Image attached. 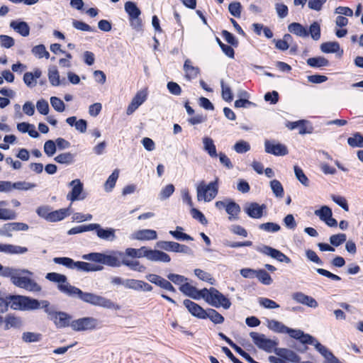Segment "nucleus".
Segmentation results:
<instances>
[{
  "mask_svg": "<svg viewBox=\"0 0 363 363\" xmlns=\"http://www.w3.org/2000/svg\"><path fill=\"white\" fill-rule=\"evenodd\" d=\"M45 278L50 281L57 284V289L69 297H78L82 301L106 309L118 311L121 306L104 296L93 293L83 292L80 289L71 285L65 275L57 272H49Z\"/></svg>",
  "mask_w": 363,
  "mask_h": 363,
  "instance_id": "nucleus-1",
  "label": "nucleus"
},
{
  "mask_svg": "<svg viewBox=\"0 0 363 363\" xmlns=\"http://www.w3.org/2000/svg\"><path fill=\"white\" fill-rule=\"evenodd\" d=\"M250 336L253 343L260 350L267 352H274L277 357L269 356L270 363H298L301 358L293 350L286 348L277 347V339L268 338L264 334L251 332Z\"/></svg>",
  "mask_w": 363,
  "mask_h": 363,
  "instance_id": "nucleus-2",
  "label": "nucleus"
},
{
  "mask_svg": "<svg viewBox=\"0 0 363 363\" xmlns=\"http://www.w3.org/2000/svg\"><path fill=\"white\" fill-rule=\"evenodd\" d=\"M0 276L10 278L13 285L28 291L38 293L42 290L40 285L31 279L33 273L28 269L4 267L0 264Z\"/></svg>",
  "mask_w": 363,
  "mask_h": 363,
  "instance_id": "nucleus-3",
  "label": "nucleus"
},
{
  "mask_svg": "<svg viewBox=\"0 0 363 363\" xmlns=\"http://www.w3.org/2000/svg\"><path fill=\"white\" fill-rule=\"evenodd\" d=\"M82 259L102 264L111 267H119L123 265L125 255L119 250H111L108 253L91 252L82 255Z\"/></svg>",
  "mask_w": 363,
  "mask_h": 363,
  "instance_id": "nucleus-4",
  "label": "nucleus"
},
{
  "mask_svg": "<svg viewBox=\"0 0 363 363\" xmlns=\"http://www.w3.org/2000/svg\"><path fill=\"white\" fill-rule=\"evenodd\" d=\"M10 307L16 311H34L43 308V301L30 298L26 296H9Z\"/></svg>",
  "mask_w": 363,
  "mask_h": 363,
  "instance_id": "nucleus-5",
  "label": "nucleus"
},
{
  "mask_svg": "<svg viewBox=\"0 0 363 363\" xmlns=\"http://www.w3.org/2000/svg\"><path fill=\"white\" fill-rule=\"evenodd\" d=\"M53 262L57 264L62 265L69 269H76L79 272H97L103 269V267L101 265H96L91 263L74 261L72 258L67 257H55Z\"/></svg>",
  "mask_w": 363,
  "mask_h": 363,
  "instance_id": "nucleus-6",
  "label": "nucleus"
},
{
  "mask_svg": "<svg viewBox=\"0 0 363 363\" xmlns=\"http://www.w3.org/2000/svg\"><path fill=\"white\" fill-rule=\"evenodd\" d=\"M203 298L213 307L228 310L231 306L230 299L214 287L203 289Z\"/></svg>",
  "mask_w": 363,
  "mask_h": 363,
  "instance_id": "nucleus-7",
  "label": "nucleus"
},
{
  "mask_svg": "<svg viewBox=\"0 0 363 363\" xmlns=\"http://www.w3.org/2000/svg\"><path fill=\"white\" fill-rule=\"evenodd\" d=\"M218 179L208 184L201 181L196 186V198L198 201L211 202L218 194Z\"/></svg>",
  "mask_w": 363,
  "mask_h": 363,
  "instance_id": "nucleus-8",
  "label": "nucleus"
},
{
  "mask_svg": "<svg viewBox=\"0 0 363 363\" xmlns=\"http://www.w3.org/2000/svg\"><path fill=\"white\" fill-rule=\"evenodd\" d=\"M48 314L49 318L52 320L57 328H65L70 326L72 317L65 312H57L50 307V303L47 300H43V308Z\"/></svg>",
  "mask_w": 363,
  "mask_h": 363,
  "instance_id": "nucleus-9",
  "label": "nucleus"
},
{
  "mask_svg": "<svg viewBox=\"0 0 363 363\" xmlns=\"http://www.w3.org/2000/svg\"><path fill=\"white\" fill-rule=\"evenodd\" d=\"M98 320L93 317H84L71 321L70 327L77 332L92 330L97 328Z\"/></svg>",
  "mask_w": 363,
  "mask_h": 363,
  "instance_id": "nucleus-10",
  "label": "nucleus"
},
{
  "mask_svg": "<svg viewBox=\"0 0 363 363\" xmlns=\"http://www.w3.org/2000/svg\"><path fill=\"white\" fill-rule=\"evenodd\" d=\"M29 226L24 223L21 222H12L4 223L0 228V235L11 238L13 236V232L14 231H27Z\"/></svg>",
  "mask_w": 363,
  "mask_h": 363,
  "instance_id": "nucleus-11",
  "label": "nucleus"
},
{
  "mask_svg": "<svg viewBox=\"0 0 363 363\" xmlns=\"http://www.w3.org/2000/svg\"><path fill=\"white\" fill-rule=\"evenodd\" d=\"M69 186L72 187L71 191L67 195V199L71 202L80 201L85 199L83 194V184L79 179L72 180L69 183Z\"/></svg>",
  "mask_w": 363,
  "mask_h": 363,
  "instance_id": "nucleus-12",
  "label": "nucleus"
},
{
  "mask_svg": "<svg viewBox=\"0 0 363 363\" xmlns=\"http://www.w3.org/2000/svg\"><path fill=\"white\" fill-rule=\"evenodd\" d=\"M314 214L329 227H337V222L333 218L332 209L328 206H322L314 211Z\"/></svg>",
  "mask_w": 363,
  "mask_h": 363,
  "instance_id": "nucleus-13",
  "label": "nucleus"
},
{
  "mask_svg": "<svg viewBox=\"0 0 363 363\" xmlns=\"http://www.w3.org/2000/svg\"><path fill=\"white\" fill-rule=\"evenodd\" d=\"M259 252L267 255L279 262L289 264L291 259L281 252L280 250L273 248L267 245H263L257 250Z\"/></svg>",
  "mask_w": 363,
  "mask_h": 363,
  "instance_id": "nucleus-14",
  "label": "nucleus"
},
{
  "mask_svg": "<svg viewBox=\"0 0 363 363\" xmlns=\"http://www.w3.org/2000/svg\"><path fill=\"white\" fill-rule=\"evenodd\" d=\"M264 150L267 153L275 156H284L289 152L288 148L285 145L269 140L264 142Z\"/></svg>",
  "mask_w": 363,
  "mask_h": 363,
  "instance_id": "nucleus-15",
  "label": "nucleus"
},
{
  "mask_svg": "<svg viewBox=\"0 0 363 363\" xmlns=\"http://www.w3.org/2000/svg\"><path fill=\"white\" fill-rule=\"evenodd\" d=\"M147 97V91L146 89L138 91L126 109L127 115L133 114L146 101Z\"/></svg>",
  "mask_w": 363,
  "mask_h": 363,
  "instance_id": "nucleus-16",
  "label": "nucleus"
},
{
  "mask_svg": "<svg viewBox=\"0 0 363 363\" xmlns=\"http://www.w3.org/2000/svg\"><path fill=\"white\" fill-rule=\"evenodd\" d=\"M308 345H313L315 350L326 359L328 363H339V360L333 353L324 345L320 344L316 338L313 336Z\"/></svg>",
  "mask_w": 363,
  "mask_h": 363,
  "instance_id": "nucleus-17",
  "label": "nucleus"
},
{
  "mask_svg": "<svg viewBox=\"0 0 363 363\" xmlns=\"http://www.w3.org/2000/svg\"><path fill=\"white\" fill-rule=\"evenodd\" d=\"M266 206L264 204L259 205L256 202H252L245 204L244 211L249 217L259 219L263 216V212Z\"/></svg>",
  "mask_w": 363,
  "mask_h": 363,
  "instance_id": "nucleus-18",
  "label": "nucleus"
},
{
  "mask_svg": "<svg viewBox=\"0 0 363 363\" xmlns=\"http://www.w3.org/2000/svg\"><path fill=\"white\" fill-rule=\"evenodd\" d=\"M145 257L152 262H169L171 258L168 254L158 250L146 247Z\"/></svg>",
  "mask_w": 363,
  "mask_h": 363,
  "instance_id": "nucleus-19",
  "label": "nucleus"
},
{
  "mask_svg": "<svg viewBox=\"0 0 363 363\" xmlns=\"http://www.w3.org/2000/svg\"><path fill=\"white\" fill-rule=\"evenodd\" d=\"M188 311L194 317L200 319H206V310L189 299H185L183 302Z\"/></svg>",
  "mask_w": 363,
  "mask_h": 363,
  "instance_id": "nucleus-20",
  "label": "nucleus"
},
{
  "mask_svg": "<svg viewBox=\"0 0 363 363\" xmlns=\"http://www.w3.org/2000/svg\"><path fill=\"white\" fill-rule=\"evenodd\" d=\"M286 334H288L291 338L298 340L302 344L308 345L311 340H313L312 335L305 333L303 330L299 329L289 328Z\"/></svg>",
  "mask_w": 363,
  "mask_h": 363,
  "instance_id": "nucleus-21",
  "label": "nucleus"
},
{
  "mask_svg": "<svg viewBox=\"0 0 363 363\" xmlns=\"http://www.w3.org/2000/svg\"><path fill=\"white\" fill-rule=\"evenodd\" d=\"M179 290L185 295L195 299L199 300L203 298V289L198 290L186 281L179 286Z\"/></svg>",
  "mask_w": 363,
  "mask_h": 363,
  "instance_id": "nucleus-22",
  "label": "nucleus"
},
{
  "mask_svg": "<svg viewBox=\"0 0 363 363\" xmlns=\"http://www.w3.org/2000/svg\"><path fill=\"white\" fill-rule=\"evenodd\" d=\"M131 238L138 240H154L157 238V233L155 230L143 229L132 234Z\"/></svg>",
  "mask_w": 363,
  "mask_h": 363,
  "instance_id": "nucleus-23",
  "label": "nucleus"
},
{
  "mask_svg": "<svg viewBox=\"0 0 363 363\" xmlns=\"http://www.w3.org/2000/svg\"><path fill=\"white\" fill-rule=\"evenodd\" d=\"M184 72L185 73V78L188 81L196 79L200 73V69L198 67L192 65V62L189 59H186L184 64Z\"/></svg>",
  "mask_w": 363,
  "mask_h": 363,
  "instance_id": "nucleus-24",
  "label": "nucleus"
},
{
  "mask_svg": "<svg viewBox=\"0 0 363 363\" xmlns=\"http://www.w3.org/2000/svg\"><path fill=\"white\" fill-rule=\"evenodd\" d=\"M9 26L13 30L23 37H27L30 34V27L26 21H12L10 22Z\"/></svg>",
  "mask_w": 363,
  "mask_h": 363,
  "instance_id": "nucleus-25",
  "label": "nucleus"
},
{
  "mask_svg": "<svg viewBox=\"0 0 363 363\" xmlns=\"http://www.w3.org/2000/svg\"><path fill=\"white\" fill-rule=\"evenodd\" d=\"M116 230L113 228H104L100 225L96 232V236L101 240L113 242L116 238Z\"/></svg>",
  "mask_w": 363,
  "mask_h": 363,
  "instance_id": "nucleus-26",
  "label": "nucleus"
},
{
  "mask_svg": "<svg viewBox=\"0 0 363 363\" xmlns=\"http://www.w3.org/2000/svg\"><path fill=\"white\" fill-rule=\"evenodd\" d=\"M42 75V72L40 69L36 68L33 72H26L23 75V82L27 86L33 88L37 84V79L40 78Z\"/></svg>",
  "mask_w": 363,
  "mask_h": 363,
  "instance_id": "nucleus-27",
  "label": "nucleus"
},
{
  "mask_svg": "<svg viewBox=\"0 0 363 363\" xmlns=\"http://www.w3.org/2000/svg\"><path fill=\"white\" fill-rule=\"evenodd\" d=\"M288 30L298 37L308 38L309 33L308 28L299 23H291L288 26Z\"/></svg>",
  "mask_w": 363,
  "mask_h": 363,
  "instance_id": "nucleus-28",
  "label": "nucleus"
},
{
  "mask_svg": "<svg viewBox=\"0 0 363 363\" xmlns=\"http://www.w3.org/2000/svg\"><path fill=\"white\" fill-rule=\"evenodd\" d=\"M203 149L208 153V155L212 157L216 158L218 157L216 151V147L213 140L208 136H205L202 138Z\"/></svg>",
  "mask_w": 363,
  "mask_h": 363,
  "instance_id": "nucleus-29",
  "label": "nucleus"
},
{
  "mask_svg": "<svg viewBox=\"0 0 363 363\" xmlns=\"http://www.w3.org/2000/svg\"><path fill=\"white\" fill-rule=\"evenodd\" d=\"M48 77L50 83L53 86H58L65 84V79L60 80V73L55 66H51L49 67Z\"/></svg>",
  "mask_w": 363,
  "mask_h": 363,
  "instance_id": "nucleus-30",
  "label": "nucleus"
},
{
  "mask_svg": "<svg viewBox=\"0 0 363 363\" xmlns=\"http://www.w3.org/2000/svg\"><path fill=\"white\" fill-rule=\"evenodd\" d=\"M28 251L26 247L11 244H2L1 252L9 255H23Z\"/></svg>",
  "mask_w": 363,
  "mask_h": 363,
  "instance_id": "nucleus-31",
  "label": "nucleus"
},
{
  "mask_svg": "<svg viewBox=\"0 0 363 363\" xmlns=\"http://www.w3.org/2000/svg\"><path fill=\"white\" fill-rule=\"evenodd\" d=\"M16 128L22 133H28L31 138H37L39 137V133L35 130V127L33 124L22 122L17 124Z\"/></svg>",
  "mask_w": 363,
  "mask_h": 363,
  "instance_id": "nucleus-32",
  "label": "nucleus"
},
{
  "mask_svg": "<svg viewBox=\"0 0 363 363\" xmlns=\"http://www.w3.org/2000/svg\"><path fill=\"white\" fill-rule=\"evenodd\" d=\"M267 326L274 333L282 334H286L289 328L284 323L276 320H268L267 321Z\"/></svg>",
  "mask_w": 363,
  "mask_h": 363,
  "instance_id": "nucleus-33",
  "label": "nucleus"
},
{
  "mask_svg": "<svg viewBox=\"0 0 363 363\" xmlns=\"http://www.w3.org/2000/svg\"><path fill=\"white\" fill-rule=\"evenodd\" d=\"M227 213L229 215V220H235L238 218V214L240 212V206L232 200L228 201V205L225 209Z\"/></svg>",
  "mask_w": 363,
  "mask_h": 363,
  "instance_id": "nucleus-34",
  "label": "nucleus"
},
{
  "mask_svg": "<svg viewBox=\"0 0 363 363\" xmlns=\"http://www.w3.org/2000/svg\"><path fill=\"white\" fill-rule=\"evenodd\" d=\"M70 214L69 208H60L59 210L51 211L49 222H58L66 217H67Z\"/></svg>",
  "mask_w": 363,
  "mask_h": 363,
  "instance_id": "nucleus-35",
  "label": "nucleus"
},
{
  "mask_svg": "<svg viewBox=\"0 0 363 363\" xmlns=\"http://www.w3.org/2000/svg\"><path fill=\"white\" fill-rule=\"evenodd\" d=\"M75 155L69 152H62L55 157L54 160L62 164L69 165L74 162Z\"/></svg>",
  "mask_w": 363,
  "mask_h": 363,
  "instance_id": "nucleus-36",
  "label": "nucleus"
},
{
  "mask_svg": "<svg viewBox=\"0 0 363 363\" xmlns=\"http://www.w3.org/2000/svg\"><path fill=\"white\" fill-rule=\"evenodd\" d=\"M3 322H4V329L9 330L10 328H19L22 325L21 319L18 317H16L13 315H7L5 319H3Z\"/></svg>",
  "mask_w": 363,
  "mask_h": 363,
  "instance_id": "nucleus-37",
  "label": "nucleus"
},
{
  "mask_svg": "<svg viewBox=\"0 0 363 363\" xmlns=\"http://www.w3.org/2000/svg\"><path fill=\"white\" fill-rule=\"evenodd\" d=\"M37 186L35 183L26 181H18L16 182H11V191L16 189L19 191H28Z\"/></svg>",
  "mask_w": 363,
  "mask_h": 363,
  "instance_id": "nucleus-38",
  "label": "nucleus"
},
{
  "mask_svg": "<svg viewBox=\"0 0 363 363\" xmlns=\"http://www.w3.org/2000/svg\"><path fill=\"white\" fill-rule=\"evenodd\" d=\"M146 247H142L139 249L128 247L123 252L125 258H142L145 257Z\"/></svg>",
  "mask_w": 363,
  "mask_h": 363,
  "instance_id": "nucleus-39",
  "label": "nucleus"
},
{
  "mask_svg": "<svg viewBox=\"0 0 363 363\" xmlns=\"http://www.w3.org/2000/svg\"><path fill=\"white\" fill-rule=\"evenodd\" d=\"M123 265L129 267L131 270L138 272H145L146 271V267L140 264L138 260L129 259L128 258L123 259Z\"/></svg>",
  "mask_w": 363,
  "mask_h": 363,
  "instance_id": "nucleus-40",
  "label": "nucleus"
},
{
  "mask_svg": "<svg viewBox=\"0 0 363 363\" xmlns=\"http://www.w3.org/2000/svg\"><path fill=\"white\" fill-rule=\"evenodd\" d=\"M307 65L311 67H327L329 65V61L322 56L310 57L306 61Z\"/></svg>",
  "mask_w": 363,
  "mask_h": 363,
  "instance_id": "nucleus-41",
  "label": "nucleus"
},
{
  "mask_svg": "<svg viewBox=\"0 0 363 363\" xmlns=\"http://www.w3.org/2000/svg\"><path fill=\"white\" fill-rule=\"evenodd\" d=\"M119 177V170L118 169H116L113 170V172L111 173V174L108 177L107 180L106 181L104 184V190L106 192H111L113 189L114 188L116 183Z\"/></svg>",
  "mask_w": 363,
  "mask_h": 363,
  "instance_id": "nucleus-42",
  "label": "nucleus"
},
{
  "mask_svg": "<svg viewBox=\"0 0 363 363\" xmlns=\"http://www.w3.org/2000/svg\"><path fill=\"white\" fill-rule=\"evenodd\" d=\"M270 188L273 194L277 197L281 199L284 194V187L281 183L277 179H273L269 182Z\"/></svg>",
  "mask_w": 363,
  "mask_h": 363,
  "instance_id": "nucleus-43",
  "label": "nucleus"
},
{
  "mask_svg": "<svg viewBox=\"0 0 363 363\" xmlns=\"http://www.w3.org/2000/svg\"><path fill=\"white\" fill-rule=\"evenodd\" d=\"M32 54L38 59L45 58L48 59L50 57V53L46 50V48L44 45L40 44L34 46L31 49Z\"/></svg>",
  "mask_w": 363,
  "mask_h": 363,
  "instance_id": "nucleus-44",
  "label": "nucleus"
},
{
  "mask_svg": "<svg viewBox=\"0 0 363 363\" xmlns=\"http://www.w3.org/2000/svg\"><path fill=\"white\" fill-rule=\"evenodd\" d=\"M340 50L337 42H326L320 45V50L324 53H335Z\"/></svg>",
  "mask_w": 363,
  "mask_h": 363,
  "instance_id": "nucleus-45",
  "label": "nucleus"
},
{
  "mask_svg": "<svg viewBox=\"0 0 363 363\" xmlns=\"http://www.w3.org/2000/svg\"><path fill=\"white\" fill-rule=\"evenodd\" d=\"M209 318L215 324H220L224 321L223 316L213 308L206 310V319Z\"/></svg>",
  "mask_w": 363,
  "mask_h": 363,
  "instance_id": "nucleus-46",
  "label": "nucleus"
},
{
  "mask_svg": "<svg viewBox=\"0 0 363 363\" xmlns=\"http://www.w3.org/2000/svg\"><path fill=\"white\" fill-rule=\"evenodd\" d=\"M183 228L177 226L175 230H170L169 234L177 240H193V238L183 233Z\"/></svg>",
  "mask_w": 363,
  "mask_h": 363,
  "instance_id": "nucleus-47",
  "label": "nucleus"
},
{
  "mask_svg": "<svg viewBox=\"0 0 363 363\" xmlns=\"http://www.w3.org/2000/svg\"><path fill=\"white\" fill-rule=\"evenodd\" d=\"M347 143L352 147H363V135L359 133H355L347 138Z\"/></svg>",
  "mask_w": 363,
  "mask_h": 363,
  "instance_id": "nucleus-48",
  "label": "nucleus"
},
{
  "mask_svg": "<svg viewBox=\"0 0 363 363\" xmlns=\"http://www.w3.org/2000/svg\"><path fill=\"white\" fill-rule=\"evenodd\" d=\"M125 10L129 16V18L140 16L141 12L136 4L132 1H127L125 4Z\"/></svg>",
  "mask_w": 363,
  "mask_h": 363,
  "instance_id": "nucleus-49",
  "label": "nucleus"
},
{
  "mask_svg": "<svg viewBox=\"0 0 363 363\" xmlns=\"http://www.w3.org/2000/svg\"><path fill=\"white\" fill-rule=\"evenodd\" d=\"M309 33V35L312 38L313 40L317 41L320 40L321 34H320V26L319 23L317 21H314L312 23L309 28L308 29Z\"/></svg>",
  "mask_w": 363,
  "mask_h": 363,
  "instance_id": "nucleus-50",
  "label": "nucleus"
},
{
  "mask_svg": "<svg viewBox=\"0 0 363 363\" xmlns=\"http://www.w3.org/2000/svg\"><path fill=\"white\" fill-rule=\"evenodd\" d=\"M175 188L174 186L172 184H169L162 188L160 194L159 199L161 201H164L168 199L174 192Z\"/></svg>",
  "mask_w": 363,
  "mask_h": 363,
  "instance_id": "nucleus-51",
  "label": "nucleus"
},
{
  "mask_svg": "<svg viewBox=\"0 0 363 363\" xmlns=\"http://www.w3.org/2000/svg\"><path fill=\"white\" fill-rule=\"evenodd\" d=\"M42 339V335L33 332H25L22 334V340L27 343L37 342Z\"/></svg>",
  "mask_w": 363,
  "mask_h": 363,
  "instance_id": "nucleus-52",
  "label": "nucleus"
},
{
  "mask_svg": "<svg viewBox=\"0 0 363 363\" xmlns=\"http://www.w3.org/2000/svg\"><path fill=\"white\" fill-rule=\"evenodd\" d=\"M255 277L264 285H270L273 281L271 276L264 269L257 270Z\"/></svg>",
  "mask_w": 363,
  "mask_h": 363,
  "instance_id": "nucleus-53",
  "label": "nucleus"
},
{
  "mask_svg": "<svg viewBox=\"0 0 363 363\" xmlns=\"http://www.w3.org/2000/svg\"><path fill=\"white\" fill-rule=\"evenodd\" d=\"M294 174L298 182L305 186H309V180L301 167L297 165L294 167Z\"/></svg>",
  "mask_w": 363,
  "mask_h": 363,
  "instance_id": "nucleus-54",
  "label": "nucleus"
},
{
  "mask_svg": "<svg viewBox=\"0 0 363 363\" xmlns=\"http://www.w3.org/2000/svg\"><path fill=\"white\" fill-rule=\"evenodd\" d=\"M220 86L223 99L227 102L232 101L233 96L230 87L228 84H225L223 80L220 81Z\"/></svg>",
  "mask_w": 363,
  "mask_h": 363,
  "instance_id": "nucleus-55",
  "label": "nucleus"
},
{
  "mask_svg": "<svg viewBox=\"0 0 363 363\" xmlns=\"http://www.w3.org/2000/svg\"><path fill=\"white\" fill-rule=\"evenodd\" d=\"M194 274L201 280L206 281L211 284H214L215 279L212 277L211 274L201 269H194Z\"/></svg>",
  "mask_w": 363,
  "mask_h": 363,
  "instance_id": "nucleus-56",
  "label": "nucleus"
},
{
  "mask_svg": "<svg viewBox=\"0 0 363 363\" xmlns=\"http://www.w3.org/2000/svg\"><path fill=\"white\" fill-rule=\"evenodd\" d=\"M178 244V242L173 241H159L157 242V246L166 251L176 252Z\"/></svg>",
  "mask_w": 363,
  "mask_h": 363,
  "instance_id": "nucleus-57",
  "label": "nucleus"
},
{
  "mask_svg": "<svg viewBox=\"0 0 363 363\" xmlns=\"http://www.w3.org/2000/svg\"><path fill=\"white\" fill-rule=\"evenodd\" d=\"M72 23V26L78 30L86 31V32H96V31L95 28H93V27L90 26L89 25H88L87 23L80 21L73 20Z\"/></svg>",
  "mask_w": 363,
  "mask_h": 363,
  "instance_id": "nucleus-58",
  "label": "nucleus"
},
{
  "mask_svg": "<svg viewBox=\"0 0 363 363\" xmlns=\"http://www.w3.org/2000/svg\"><path fill=\"white\" fill-rule=\"evenodd\" d=\"M259 228L265 232L276 233L280 230L281 227L277 223H272V222H267V223L260 224L259 225Z\"/></svg>",
  "mask_w": 363,
  "mask_h": 363,
  "instance_id": "nucleus-59",
  "label": "nucleus"
},
{
  "mask_svg": "<svg viewBox=\"0 0 363 363\" xmlns=\"http://www.w3.org/2000/svg\"><path fill=\"white\" fill-rule=\"evenodd\" d=\"M234 150L239 154L248 152L250 150V144L245 140H239L233 146Z\"/></svg>",
  "mask_w": 363,
  "mask_h": 363,
  "instance_id": "nucleus-60",
  "label": "nucleus"
},
{
  "mask_svg": "<svg viewBox=\"0 0 363 363\" xmlns=\"http://www.w3.org/2000/svg\"><path fill=\"white\" fill-rule=\"evenodd\" d=\"M347 240V236L344 233L333 235L330 237V242L333 246L338 247Z\"/></svg>",
  "mask_w": 363,
  "mask_h": 363,
  "instance_id": "nucleus-61",
  "label": "nucleus"
},
{
  "mask_svg": "<svg viewBox=\"0 0 363 363\" xmlns=\"http://www.w3.org/2000/svg\"><path fill=\"white\" fill-rule=\"evenodd\" d=\"M17 217L16 213L9 208H0V220H14Z\"/></svg>",
  "mask_w": 363,
  "mask_h": 363,
  "instance_id": "nucleus-62",
  "label": "nucleus"
},
{
  "mask_svg": "<svg viewBox=\"0 0 363 363\" xmlns=\"http://www.w3.org/2000/svg\"><path fill=\"white\" fill-rule=\"evenodd\" d=\"M43 150L48 157H52L57 150L55 141L52 140H47L44 144Z\"/></svg>",
  "mask_w": 363,
  "mask_h": 363,
  "instance_id": "nucleus-63",
  "label": "nucleus"
},
{
  "mask_svg": "<svg viewBox=\"0 0 363 363\" xmlns=\"http://www.w3.org/2000/svg\"><path fill=\"white\" fill-rule=\"evenodd\" d=\"M50 100L52 107L56 111L63 112L65 110V105L60 98L57 96H52Z\"/></svg>",
  "mask_w": 363,
  "mask_h": 363,
  "instance_id": "nucleus-64",
  "label": "nucleus"
}]
</instances>
